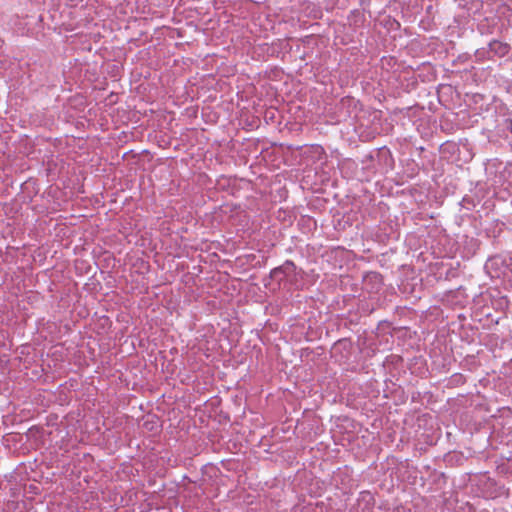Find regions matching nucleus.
I'll use <instances>...</instances> for the list:
<instances>
[{
    "label": "nucleus",
    "instance_id": "f257e3e1",
    "mask_svg": "<svg viewBox=\"0 0 512 512\" xmlns=\"http://www.w3.org/2000/svg\"><path fill=\"white\" fill-rule=\"evenodd\" d=\"M500 177L509 184H512V162L507 163L501 171Z\"/></svg>",
    "mask_w": 512,
    "mask_h": 512
},
{
    "label": "nucleus",
    "instance_id": "f03ea898",
    "mask_svg": "<svg viewBox=\"0 0 512 512\" xmlns=\"http://www.w3.org/2000/svg\"><path fill=\"white\" fill-rule=\"evenodd\" d=\"M510 132L512 133V120L510 122Z\"/></svg>",
    "mask_w": 512,
    "mask_h": 512
}]
</instances>
